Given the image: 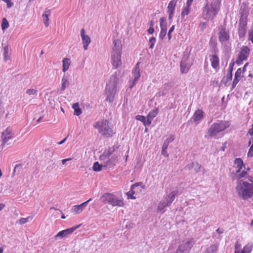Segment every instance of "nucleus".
<instances>
[{"label": "nucleus", "instance_id": "nucleus-1", "mask_svg": "<svg viewBox=\"0 0 253 253\" xmlns=\"http://www.w3.org/2000/svg\"><path fill=\"white\" fill-rule=\"evenodd\" d=\"M220 7V0H212L211 3H207L203 7V18L207 21L213 20L217 15Z\"/></svg>", "mask_w": 253, "mask_h": 253}, {"label": "nucleus", "instance_id": "nucleus-2", "mask_svg": "<svg viewBox=\"0 0 253 253\" xmlns=\"http://www.w3.org/2000/svg\"><path fill=\"white\" fill-rule=\"evenodd\" d=\"M238 196L244 200L253 197V184L240 180L236 187Z\"/></svg>", "mask_w": 253, "mask_h": 253}, {"label": "nucleus", "instance_id": "nucleus-3", "mask_svg": "<svg viewBox=\"0 0 253 253\" xmlns=\"http://www.w3.org/2000/svg\"><path fill=\"white\" fill-rule=\"evenodd\" d=\"M117 75V72H115L114 75H112L108 84H107L106 87V93L107 94V97L106 99L107 101L111 102L114 100L117 85L119 82V78Z\"/></svg>", "mask_w": 253, "mask_h": 253}, {"label": "nucleus", "instance_id": "nucleus-4", "mask_svg": "<svg viewBox=\"0 0 253 253\" xmlns=\"http://www.w3.org/2000/svg\"><path fill=\"white\" fill-rule=\"evenodd\" d=\"M100 200L104 204H108L113 207H123L125 205L122 199H119L110 193H105L103 194L100 197Z\"/></svg>", "mask_w": 253, "mask_h": 253}, {"label": "nucleus", "instance_id": "nucleus-5", "mask_svg": "<svg viewBox=\"0 0 253 253\" xmlns=\"http://www.w3.org/2000/svg\"><path fill=\"white\" fill-rule=\"evenodd\" d=\"M94 127L98 129L100 133L106 137L112 136L115 133L113 129L109 126V122L106 120L97 122L94 124Z\"/></svg>", "mask_w": 253, "mask_h": 253}, {"label": "nucleus", "instance_id": "nucleus-6", "mask_svg": "<svg viewBox=\"0 0 253 253\" xmlns=\"http://www.w3.org/2000/svg\"><path fill=\"white\" fill-rule=\"evenodd\" d=\"M230 125L229 121H221L219 123H214L209 129L208 134L210 136H215L218 133L228 128Z\"/></svg>", "mask_w": 253, "mask_h": 253}, {"label": "nucleus", "instance_id": "nucleus-7", "mask_svg": "<svg viewBox=\"0 0 253 253\" xmlns=\"http://www.w3.org/2000/svg\"><path fill=\"white\" fill-rule=\"evenodd\" d=\"M193 60L190 58L188 54L184 55L180 63V72L181 73H187L192 65Z\"/></svg>", "mask_w": 253, "mask_h": 253}, {"label": "nucleus", "instance_id": "nucleus-8", "mask_svg": "<svg viewBox=\"0 0 253 253\" xmlns=\"http://www.w3.org/2000/svg\"><path fill=\"white\" fill-rule=\"evenodd\" d=\"M15 137V134L13 130L10 127H7L4 129L1 135V139L2 141V147L7 143L8 141Z\"/></svg>", "mask_w": 253, "mask_h": 253}, {"label": "nucleus", "instance_id": "nucleus-9", "mask_svg": "<svg viewBox=\"0 0 253 253\" xmlns=\"http://www.w3.org/2000/svg\"><path fill=\"white\" fill-rule=\"evenodd\" d=\"M250 49L247 46H243L238 54L236 60L237 65H241L245 60H247L250 53Z\"/></svg>", "mask_w": 253, "mask_h": 253}, {"label": "nucleus", "instance_id": "nucleus-10", "mask_svg": "<svg viewBox=\"0 0 253 253\" xmlns=\"http://www.w3.org/2000/svg\"><path fill=\"white\" fill-rule=\"evenodd\" d=\"M122 53L120 52H112L111 56V64L114 69H117L122 65Z\"/></svg>", "mask_w": 253, "mask_h": 253}, {"label": "nucleus", "instance_id": "nucleus-11", "mask_svg": "<svg viewBox=\"0 0 253 253\" xmlns=\"http://www.w3.org/2000/svg\"><path fill=\"white\" fill-rule=\"evenodd\" d=\"M218 39L220 42H227L230 39L229 32L226 30L224 26H222L219 28Z\"/></svg>", "mask_w": 253, "mask_h": 253}, {"label": "nucleus", "instance_id": "nucleus-12", "mask_svg": "<svg viewBox=\"0 0 253 253\" xmlns=\"http://www.w3.org/2000/svg\"><path fill=\"white\" fill-rule=\"evenodd\" d=\"M241 245L236 242L235 246L234 253H250L253 250V245L252 244H248L244 247L243 249L241 250Z\"/></svg>", "mask_w": 253, "mask_h": 253}, {"label": "nucleus", "instance_id": "nucleus-13", "mask_svg": "<svg viewBox=\"0 0 253 253\" xmlns=\"http://www.w3.org/2000/svg\"><path fill=\"white\" fill-rule=\"evenodd\" d=\"M194 243L193 239L191 238L185 243L180 245L178 247V250L181 252H189L193 246Z\"/></svg>", "mask_w": 253, "mask_h": 253}, {"label": "nucleus", "instance_id": "nucleus-14", "mask_svg": "<svg viewBox=\"0 0 253 253\" xmlns=\"http://www.w3.org/2000/svg\"><path fill=\"white\" fill-rule=\"evenodd\" d=\"M81 36L82 40V42L84 50H86L88 48V46L91 42V39L88 35L85 34V30L82 29L81 31Z\"/></svg>", "mask_w": 253, "mask_h": 253}, {"label": "nucleus", "instance_id": "nucleus-15", "mask_svg": "<svg viewBox=\"0 0 253 253\" xmlns=\"http://www.w3.org/2000/svg\"><path fill=\"white\" fill-rule=\"evenodd\" d=\"M210 60L211 67L216 71L219 69V59L216 54H212L210 56Z\"/></svg>", "mask_w": 253, "mask_h": 253}, {"label": "nucleus", "instance_id": "nucleus-16", "mask_svg": "<svg viewBox=\"0 0 253 253\" xmlns=\"http://www.w3.org/2000/svg\"><path fill=\"white\" fill-rule=\"evenodd\" d=\"M91 200V199L90 198L80 205L74 206L72 209V212L75 214L80 213L87 206V203Z\"/></svg>", "mask_w": 253, "mask_h": 253}, {"label": "nucleus", "instance_id": "nucleus-17", "mask_svg": "<svg viewBox=\"0 0 253 253\" xmlns=\"http://www.w3.org/2000/svg\"><path fill=\"white\" fill-rule=\"evenodd\" d=\"M247 22H245L242 20L239 24L238 34L240 38H244L247 31Z\"/></svg>", "mask_w": 253, "mask_h": 253}, {"label": "nucleus", "instance_id": "nucleus-18", "mask_svg": "<svg viewBox=\"0 0 253 253\" xmlns=\"http://www.w3.org/2000/svg\"><path fill=\"white\" fill-rule=\"evenodd\" d=\"M80 225L72 227L71 228H69L66 230H62L60 232H59L55 236V238H57V237H66L69 234L72 233L76 229H77Z\"/></svg>", "mask_w": 253, "mask_h": 253}, {"label": "nucleus", "instance_id": "nucleus-19", "mask_svg": "<svg viewBox=\"0 0 253 253\" xmlns=\"http://www.w3.org/2000/svg\"><path fill=\"white\" fill-rule=\"evenodd\" d=\"M177 0H171L168 6V13L169 18L171 19L174 12L175 7Z\"/></svg>", "mask_w": 253, "mask_h": 253}, {"label": "nucleus", "instance_id": "nucleus-20", "mask_svg": "<svg viewBox=\"0 0 253 253\" xmlns=\"http://www.w3.org/2000/svg\"><path fill=\"white\" fill-rule=\"evenodd\" d=\"M159 112L158 108H155L153 110L150 111L146 116V119L147 120V126H149L152 123L153 119L156 117Z\"/></svg>", "mask_w": 253, "mask_h": 253}, {"label": "nucleus", "instance_id": "nucleus-21", "mask_svg": "<svg viewBox=\"0 0 253 253\" xmlns=\"http://www.w3.org/2000/svg\"><path fill=\"white\" fill-rule=\"evenodd\" d=\"M243 77L242 70L241 68L237 69L235 72V77L232 82V87L234 88L236 84L238 83L241 78Z\"/></svg>", "mask_w": 253, "mask_h": 253}, {"label": "nucleus", "instance_id": "nucleus-22", "mask_svg": "<svg viewBox=\"0 0 253 253\" xmlns=\"http://www.w3.org/2000/svg\"><path fill=\"white\" fill-rule=\"evenodd\" d=\"M243 166V161L241 158H236L235 159L233 167L236 169V174L241 172Z\"/></svg>", "mask_w": 253, "mask_h": 253}, {"label": "nucleus", "instance_id": "nucleus-23", "mask_svg": "<svg viewBox=\"0 0 253 253\" xmlns=\"http://www.w3.org/2000/svg\"><path fill=\"white\" fill-rule=\"evenodd\" d=\"M142 182H137L135 183V184H133L131 187L130 190L127 192L126 195L127 196L128 199H135L136 197L134 196V194L135 193V191L134 190V188L136 187H137L139 185H142Z\"/></svg>", "mask_w": 253, "mask_h": 253}, {"label": "nucleus", "instance_id": "nucleus-24", "mask_svg": "<svg viewBox=\"0 0 253 253\" xmlns=\"http://www.w3.org/2000/svg\"><path fill=\"white\" fill-rule=\"evenodd\" d=\"M113 47L112 52H120L122 53V45L120 40H115L113 41Z\"/></svg>", "mask_w": 253, "mask_h": 253}, {"label": "nucleus", "instance_id": "nucleus-25", "mask_svg": "<svg viewBox=\"0 0 253 253\" xmlns=\"http://www.w3.org/2000/svg\"><path fill=\"white\" fill-rule=\"evenodd\" d=\"M165 18L164 17H162L160 18V25L161 27V32L160 33V38L163 40L164 37L166 36V33H167V28L166 27H163V23L165 22Z\"/></svg>", "mask_w": 253, "mask_h": 253}, {"label": "nucleus", "instance_id": "nucleus-26", "mask_svg": "<svg viewBox=\"0 0 253 253\" xmlns=\"http://www.w3.org/2000/svg\"><path fill=\"white\" fill-rule=\"evenodd\" d=\"M204 118V112L201 109H198L195 111L193 116V119L195 122H198L202 120Z\"/></svg>", "mask_w": 253, "mask_h": 253}, {"label": "nucleus", "instance_id": "nucleus-27", "mask_svg": "<svg viewBox=\"0 0 253 253\" xmlns=\"http://www.w3.org/2000/svg\"><path fill=\"white\" fill-rule=\"evenodd\" d=\"M50 10L46 9L44 13L42 14L43 23L46 27H48L49 25L48 16L50 15Z\"/></svg>", "mask_w": 253, "mask_h": 253}, {"label": "nucleus", "instance_id": "nucleus-28", "mask_svg": "<svg viewBox=\"0 0 253 253\" xmlns=\"http://www.w3.org/2000/svg\"><path fill=\"white\" fill-rule=\"evenodd\" d=\"M113 151L114 150L111 148L105 150L103 153L100 156V160H104L106 158H109L112 155Z\"/></svg>", "mask_w": 253, "mask_h": 253}, {"label": "nucleus", "instance_id": "nucleus-29", "mask_svg": "<svg viewBox=\"0 0 253 253\" xmlns=\"http://www.w3.org/2000/svg\"><path fill=\"white\" fill-rule=\"evenodd\" d=\"M63 63V71L64 72L67 71L69 69L71 61L70 59L67 58H64L62 61Z\"/></svg>", "mask_w": 253, "mask_h": 253}, {"label": "nucleus", "instance_id": "nucleus-30", "mask_svg": "<svg viewBox=\"0 0 253 253\" xmlns=\"http://www.w3.org/2000/svg\"><path fill=\"white\" fill-rule=\"evenodd\" d=\"M169 205H168V203L166 201H161L160 203L159 204L157 211L160 212H164L165 211V208L166 207L169 206Z\"/></svg>", "mask_w": 253, "mask_h": 253}, {"label": "nucleus", "instance_id": "nucleus-31", "mask_svg": "<svg viewBox=\"0 0 253 253\" xmlns=\"http://www.w3.org/2000/svg\"><path fill=\"white\" fill-rule=\"evenodd\" d=\"M177 194V191H172L168 196V200L167 201L168 203V205H170L172 202L174 200L175 196Z\"/></svg>", "mask_w": 253, "mask_h": 253}, {"label": "nucleus", "instance_id": "nucleus-32", "mask_svg": "<svg viewBox=\"0 0 253 253\" xmlns=\"http://www.w3.org/2000/svg\"><path fill=\"white\" fill-rule=\"evenodd\" d=\"M240 17L239 19V22L243 20L245 22H247L248 13L244 10H242L241 8L240 10Z\"/></svg>", "mask_w": 253, "mask_h": 253}, {"label": "nucleus", "instance_id": "nucleus-33", "mask_svg": "<svg viewBox=\"0 0 253 253\" xmlns=\"http://www.w3.org/2000/svg\"><path fill=\"white\" fill-rule=\"evenodd\" d=\"M117 160V157H112L111 159H109L106 163V166L107 167H109L111 168L114 166L116 165V162Z\"/></svg>", "mask_w": 253, "mask_h": 253}, {"label": "nucleus", "instance_id": "nucleus-34", "mask_svg": "<svg viewBox=\"0 0 253 253\" xmlns=\"http://www.w3.org/2000/svg\"><path fill=\"white\" fill-rule=\"evenodd\" d=\"M74 110V114L76 116H79L81 114L82 111L81 109L80 108L79 105L78 103H76L73 104L72 106Z\"/></svg>", "mask_w": 253, "mask_h": 253}, {"label": "nucleus", "instance_id": "nucleus-35", "mask_svg": "<svg viewBox=\"0 0 253 253\" xmlns=\"http://www.w3.org/2000/svg\"><path fill=\"white\" fill-rule=\"evenodd\" d=\"M174 139V136L173 135H170L169 137L165 140L164 144L163 146V152L164 151V147H165V149H167L169 144L170 142H172Z\"/></svg>", "mask_w": 253, "mask_h": 253}, {"label": "nucleus", "instance_id": "nucleus-36", "mask_svg": "<svg viewBox=\"0 0 253 253\" xmlns=\"http://www.w3.org/2000/svg\"><path fill=\"white\" fill-rule=\"evenodd\" d=\"M190 4L186 3V6L183 9L181 12L182 17H184L185 16L188 15L190 12Z\"/></svg>", "mask_w": 253, "mask_h": 253}, {"label": "nucleus", "instance_id": "nucleus-37", "mask_svg": "<svg viewBox=\"0 0 253 253\" xmlns=\"http://www.w3.org/2000/svg\"><path fill=\"white\" fill-rule=\"evenodd\" d=\"M136 120L141 122L144 126H147V120L146 119V117L141 115H137L135 117Z\"/></svg>", "mask_w": 253, "mask_h": 253}, {"label": "nucleus", "instance_id": "nucleus-38", "mask_svg": "<svg viewBox=\"0 0 253 253\" xmlns=\"http://www.w3.org/2000/svg\"><path fill=\"white\" fill-rule=\"evenodd\" d=\"M132 73L133 74L134 79L133 81V84L130 86L131 88L135 84L136 82L137 81V80H138L140 76L139 71H133Z\"/></svg>", "mask_w": 253, "mask_h": 253}, {"label": "nucleus", "instance_id": "nucleus-39", "mask_svg": "<svg viewBox=\"0 0 253 253\" xmlns=\"http://www.w3.org/2000/svg\"><path fill=\"white\" fill-rule=\"evenodd\" d=\"M1 27L3 31H4L9 27L8 22L6 18H4L2 19Z\"/></svg>", "mask_w": 253, "mask_h": 253}, {"label": "nucleus", "instance_id": "nucleus-40", "mask_svg": "<svg viewBox=\"0 0 253 253\" xmlns=\"http://www.w3.org/2000/svg\"><path fill=\"white\" fill-rule=\"evenodd\" d=\"M102 169V165H100L98 162L94 163L93 166V170L95 171H100Z\"/></svg>", "mask_w": 253, "mask_h": 253}, {"label": "nucleus", "instance_id": "nucleus-41", "mask_svg": "<svg viewBox=\"0 0 253 253\" xmlns=\"http://www.w3.org/2000/svg\"><path fill=\"white\" fill-rule=\"evenodd\" d=\"M68 85L69 82L68 80L66 78H63L62 79L61 89L62 90H64Z\"/></svg>", "mask_w": 253, "mask_h": 253}, {"label": "nucleus", "instance_id": "nucleus-42", "mask_svg": "<svg viewBox=\"0 0 253 253\" xmlns=\"http://www.w3.org/2000/svg\"><path fill=\"white\" fill-rule=\"evenodd\" d=\"M32 218L30 216H28L26 218H21L19 220V223L20 224H24L27 223V222H28L30 220H32Z\"/></svg>", "mask_w": 253, "mask_h": 253}, {"label": "nucleus", "instance_id": "nucleus-43", "mask_svg": "<svg viewBox=\"0 0 253 253\" xmlns=\"http://www.w3.org/2000/svg\"><path fill=\"white\" fill-rule=\"evenodd\" d=\"M247 174V171L245 170H243L242 172L236 174V178L238 179H240L243 177H244Z\"/></svg>", "mask_w": 253, "mask_h": 253}, {"label": "nucleus", "instance_id": "nucleus-44", "mask_svg": "<svg viewBox=\"0 0 253 253\" xmlns=\"http://www.w3.org/2000/svg\"><path fill=\"white\" fill-rule=\"evenodd\" d=\"M156 42V39L154 37L151 38L149 40V48L153 49Z\"/></svg>", "mask_w": 253, "mask_h": 253}, {"label": "nucleus", "instance_id": "nucleus-45", "mask_svg": "<svg viewBox=\"0 0 253 253\" xmlns=\"http://www.w3.org/2000/svg\"><path fill=\"white\" fill-rule=\"evenodd\" d=\"M3 58L5 61H6L8 58V47L6 46L4 47Z\"/></svg>", "mask_w": 253, "mask_h": 253}, {"label": "nucleus", "instance_id": "nucleus-46", "mask_svg": "<svg viewBox=\"0 0 253 253\" xmlns=\"http://www.w3.org/2000/svg\"><path fill=\"white\" fill-rule=\"evenodd\" d=\"M192 165L195 166L194 170L195 172L196 173L199 172L201 168H202V166L198 163H195V164L192 163Z\"/></svg>", "mask_w": 253, "mask_h": 253}, {"label": "nucleus", "instance_id": "nucleus-47", "mask_svg": "<svg viewBox=\"0 0 253 253\" xmlns=\"http://www.w3.org/2000/svg\"><path fill=\"white\" fill-rule=\"evenodd\" d=\"M26 93H27V94H28L29 95H34V94H36L37 90H36L35 89H29L27 90Z\"/></svg>", "mask_w": 253, "mask_h": 253}, {"label": "nucleus", "instance_id": "nucleus-48", "mask_svg": "<svg viewBox=\"0 0 253 253\" xmlns=\"http://www.w3.org/2000/svg\"><path fill=\"white\" fill-rule=\"evenodd\" d=\"M174 29V26L173 25L169 29V32H168V39H169V40H170L171 39V33H172V32L173 31Z\"/></svg>", "mask_w": 253, "mask_h": 253}, {"label": "nucleus", "instance_id": "nucleus-49", "mask_svg": "<svg viewBox=\"0 0 253 253\" xmlns=\"http://www.w3.org/2000/svg\"><path fill=\"white\" fill-rule=\"evenodd\" d=\"M248 156L249 157H253V144L250 147V148L249 149V152L248 153Z\"/></svg>", "mask_w": 253, "mask_h": 253}, {"label": "nucleus", "instance_id": "nucleus-50", "mask_svg": "<svg viewBox=\"0 0 253 253\" xmlns=\"http://www.w3.org/2000/svg\"><path fill=\"white\" fill-rule=\"evenodd\" d=\"M249 40L251 41L253 43V30L249 32L248 36Z\"/></svg>", "mask_w": 253, "mask_h": 253}, {"label": "nucleus", "instance_id": "nucleus-51", "mask_svg": "<svg viewBox=\"0 0 253 253\" xmlns=\"http://www.w3.org/2000/svg\"><path fill=\"white\" fill-rule=\"evenodd\" d=\"M248 133L251 135H253V125H252V127L249 129Z\"/></svg>", "mask_w": 253, "mask_h": 253}, {"label": "nucleus", "instance_id": "nucleus-52", "mask_svg": "<svg viewBox=\"0 0 253 253\" xmlns=\"http://www.w3.org/2000/svg\"><path fill=\"white\" fill-rule=\"evenodd\" d=\"M147 31L149 34H152L154 32V29L153 27H149Z\"/></svg>", "mask_w": 253, "mask_h": 253}, {"label": "nucleus", "instance_id": "nucleus-53", "mask_svg": "<svg viewBox=\"0 0 253 253\" xmlns=\"http://www.w3.org/2000/svg\"><path fill=\"white\" fill-rule=\"evenodd\" d=\"M72 160V159L71 158L63 159V160H62V164L63 165H65L67 161H71Z\"/></svg>", "mask_w": 253, "mask_h": 253}, {"label": "nucleus", "instance_id": "nucleus-54", "mask_svg": "<svg viewBox=\"0 0 253 253\" xmlns=\"http://www.w3.org/2000/svg\"><path fill=\"white\" fill-rule=\"evenodd\" d=\"M134 71H139V63H137L136 65H135V68L133 70Z\"/></svg>", "mask_w": 253, "mask_h": 253}, {"label": "nucleus", "instance_id": "nucleus-55", "mask_svg": "<svg viewBox=\"0 0 253 253\" xmlns=\"http://www.w3.org/2000/svg\"><path fill=\"white\" fill-rule=\"evenodd\" d=\"M232 77V71H230L229 75L227 76V78L229 80H231Z\"/></svg>", "mask_w": 253, "mask_h": 253}, {"label": "nucleus", "instance_id": "nucleus-56", "mask_svg": "<svg viewBox=\"0 0 253 253\" xmlns=\"http://www.w3.org/2000/svg\"><path fill=\"white\" fill-rule=\"evenodd\" d=\"M149 27H153L154 26V22L152 20L149 21Z\"/></svg>", "mask_w": 253, "mask_h": 253}, {"label": "nucleus", "instance_id": "nucleus-57", "mask_svg": "<svg viewBox=\"0 0 253 253\" xmlns=\"http://www.w3.org/2000/svg\"><path fill=\"white\" fill-rule=\"evenodd\" d=\"M67 139V138H64L63 140H61V141L59 142L58 143V144L59 145H61L63 143H64L65 142V141H66V140Z\"/></svg>", "mask_w": 253, "mask_h": 253}, {"label": "nucleus", "instance_id": "nucleus-58", "mask_svg": "<svg viewBox=\"0 0 253 253\" xmlns=\"http://www.w3.org/2000/svg\"><path fill=\"white\" fill-rule=\"evenodd\" d=\"M5 207L4 204H0V211H1Z\"/></svg>", "mask_w": 253, "mask_h": 253}, {"label": "nucleus", "instance_id": "nucleus-59", "mask_svg": "<svg viewBox=\"0 0 253 253\" xmlns=\"http://www.w3.org/2000/svg\"><path fill=\"white\" fill-rule=\"evenodd\" d=\"M193 1V0H187L186 3H187L188 4H190L191 5Z\"/></svg>", "mask_w": 253, "mask_h": 253}, {"label": "nucleus", "instance_id": "nucleus-60", "mask_svg": "<svg viewBox=\"0 0 253 253\" xmlns=\"http://www.w3.org/2000/svg\"><path fill=\"white\" fill-rule=\"evenodd\" d=\"M248 179L250 181L253 183V177L250 176Z\"/></svg>", "mask_w": 253, "mask_h": 253}, {"label": "nucleus", "instance_id": "nucleus-61", "mask_svg": "<svg viewBox=\"0 0 253 253\" xmlns=\"http://www.w3.org/2000/svg\"><path fill=\"white\" fill-rule=\"evenodd\" d=\"M3 248H0V253H3Z\"/></svg>", "mask_w": 253, "mask_h": 253}, {"label": "nucleus", "instance_id": "nucleus-62", "mask_svg": "<svg viewBox=\"0 0 253 253\" xmlns=\"http://www.w3.org/2000/svg\"><path fill=\"white\" fill-rule=\"evenodd\" d=\"M248 65V63H247L244 66V68H246V67L247 66V65Z\"/></svg>", "mask_w": 253, "mask_h": 253}, {"label": "nucleus", "instance_id": "nucleus-63", "mask_svg": "<svg viewBox=\"0 0 253 253\" xmlns=\"http://www.w3.org/2000/svg\"><path fill=\"white\" fill-rule=\"evenodd\" d=\"M1 176H2V172H1V169H0V177H1Z\"/></svg>", "mask_w": 253, "mask_h": 253}, {"label": "nucleus", "instance_id": "nucleus-64", "mask_svg": "<svg viewBox=\"0 0 253 253\" xmlns=\"http://www.w3.org/2000/svg\"><path fill=\"white\" fill-rule=\"evenodd\" d=\"M61 218L64 219L65 218V216L64 215H62Z\"/></svg>", "mask_w": 253, "mask_h": 253}]
</instances>
